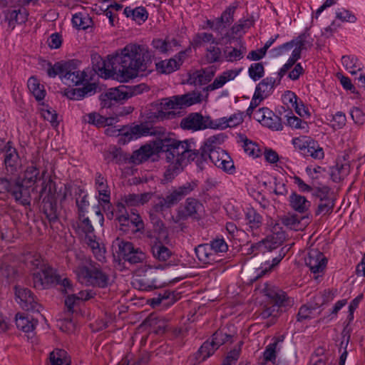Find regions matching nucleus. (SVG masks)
I'll return each mask as SVG.
<instances>
[{
  "label": "nucleus",
  "instance_id": "nucleus-12",
  "mask_svg": "<svg viewBox=\"0 0 365 365\" xmlns=\"http://www.w3.org/2000/svg\"><path fill=\"white\" fill-rule=\"evenodd\" d=\"M200 93L196 94L195 93H189L184 95H178L170 98H164L160 103V106L162 109L167 110L190 106L200 103Z\"/></svg>",
  "mask_w": 365,
  "mask_h": 365
},
{
  "label": "nucleus",
  "instance_id": "nucleus-22",
  "mask_svg": "<svg viewBox=\"0 0 365 365\" xmlns=\"http://www.w3.org/2000/svg\"><path fill=\"white\" fill-rule=\"evenodd\" d=\"M150 251L153 258L158 262H166L173 255L172 251L160 240L158 237H151Z\"/></svg>",
  "mask_w": 365,
  "mask_h": 365
},
{
  "label": "nucleus",
  "instance_id": "nucleus-15",
  "mask_svg": "<svg viewBox=\"0 0 365 365\" xmlns=\"http://www.w3.org/2000/svg\"><path fill=\"white\" fill-rule=\"evenodd\" d=\"M15 295L21 307L27 311L40 312L41 306L36 301V297L31 291L27 288L15 287Z\"/></svg>",
  "mask_w": 365,
  "mask_h": 365
},
{
  "label": "nucleus",
  "instance_id": "nucleus-8",
  "mask_svg": "<svg viewBox=\"0 0 365 365\" xmlns=\"http://www.w3.org/2000/svg\"><path fill=\"white\" fill-rule=\"evenodd\" d=\"M138 93L139 92L136 91L135 88H132L125 86L110 88L100 96L101 107L110 108L115 103L127 100Z\"/></svg>",
  "mask_w": 365,
  "mask_h": 365
},
{
  "label": "nucleus",
  "instance_id": "nucleus-56",
  "mask_svg": "<svg viewBox=\"0 0 365 365\" xmlns=\"http://www.w3.org/2000/svg\"><path fill=\"white\" fill-rule=\"evenodd\" d=\"M47 65V75L50 78H55L58 76L61 81H63L66 61H58L55 63L53 65H52L51 62H48Z\"/></svg>",
  "mask_w": 365,
  "mask_h": 365
},
{
  "label": "nucleus",
  "instance_id": "nucleus-21",
  "mask_svg": "<svg viewBox=\"0 0 365 365\" xmlns=\"http://www.w3.org/2000/svg\"><path fill=\"white\" fill-rule=\"evenodd\" d=\"M96 83L88 82L82 88L66 89L64 96L70 100L79 101L85 97L94 95L96 93Z\"/></svg>",
  "mask_w": 365,
  "mask_h": 365
},
{
  "label": "nucleus",
  "instance_id": "nucleus-40",
  "mask_svg": "<svg viewBox=\"0 0 365 365\" xmlns=\"http://www.w3.org/2000/svg\"><path fill=\"white\" fill-rule=\"evenodd\" d=\"M313 196L319 201H336L334 192L327 185H314Z\"/></svg>",
  "mask_w": 365,
  "mask_h": 365
},
{
  "label": "nucleus",
  "instance_id": "nucleus-52",
  "mask_svg": "<svg viewBox=\"0 0 365 365\" xmlns=\"http://www.w3.org/2000/svg\"><path fill=\"white\" fill-rule=\"evenodd\" d=\"M205 43H215V38L212 34L206 32L195 34L192 41L190 42V46H191V48H197Z\"/></svg>",
  "mask_w": 365,
  "mask_h": 365
},
{
  "label": "nucleus",
  "instance_id": "nucleus-4",
  "mask_svg": "<svg viewBox=\"0 0 365 365\" xmlns=\"http://www.w3.org/2000/svg\"><path fill=\"white\" fill-rule=\"evenodd\" d=\"M76 274L79 282L86 286L103 289L110 284L109 274L98 263L91 259L76 267Z\"/></svg>",
  "mask_w": 365,
  "mask_h": 365
},
{
  "label": "nucleus",
  "instance_id": "nucleus-7",
  "mask_svg": "<svg viewBox=\"0 0 365 365\" xmlns=\"http://www.w3.org/2000/svg\"><path fill=\"white\" fill-rule=\"evenodd\" d=\"M32 278L34 287L41 290L57 285L61 282V277L48 265L43 266L40 270L34 272Z\"/></svg>",
  "mask_w": 365,
  "mask_h": 365
},
{
  "label": "nucleus",
  "instance_id": "nucleus-45",
  "mask_svg": "<svg viewBox=\"0 0 365 365\" xmlns=\"http://www.w3.org/2000/svg\"><path fill=\"white\" fill-rule=\"evenodd\" d=\"M27 86L36 101H40L45 98L46 92L44 86L40 83L37 78L34 76L30 77L28 80Z\"/></svg>",
  "mask_w": 365,
  "mask_h": 365
},
{
  "label": "nucleus",
  "instance_id": "nucleus-13",
  "mask_svg": "<svg viewBox=\"0 0 365 365\" xmlns=\"http://www.w3.org/2000/svg\"><path fill=\"white\" fill-rule=\"evenodd\" d=\"M118 250L117 253L119 257L130 264L143 262L146 259V255L140 248H135L130 242L120 241L118 242Z\"/></svg>",
  "mask_w": 365,
  "mask_h": 365
},
{
  "label": "nucleus",
  "instance_id": "nucleus-2",
  "mask_svg": "<svg viewBox=\"0 0 365 365\" xmlns=\"http://www.w3.org/2000/svg\"><path fill=\"white\" fill-rule=\"evenodd\" d=\"M156 149L164 153L167 163H169L164 173V180L172 181L182 170L184 166L192 162L190 148H187V141H180L175 138H163L156 143Z\"/></svg>",
  "mask_w": 365,
  "mask_h": 365
},
{
  "label": "nucleus",
  "instance_id": "nucleus-43",
  "mask_svg": "<svg viewBox=\"0 0 365 365\" xmlns=\"http://www.w3.org/2000/svg\"><path fill=\"white\" fill-rule=\"evenodd\" d=\"M48 365H71V359L68 353L61 349H56L49 354Z\"/></svg>",
  "mask_w": 365,
  "mask_h": 365
},
{
  "label": "nucleus",
  "instance_id": "nucleus-49",
  "mask_svg": "<svg viewBox=\"0 0 365 365\" xmlns=\"http://www.w3.org/2000/svg\"><path fill=\"white\" fill-rule=\"evenodd\" d=\"M304 217H300L296 214H288L281 217V223L289 230L295 231L302 230L303 225L301 223Z\"/></svg>",
  "mask_w": 365,
  "mask_h": 365
},
{
  "label": "nucleus",
  "instance_id": "nucleus-32",
  "mask_svg": "<svg viewBox=\"0 0 365 365\" xmlns=\"http://www.w3.org/2000/svg\"><path fill=\"white\" fill-rule=\"evenodd\" d=\"M213 122L214 129L224 130L227 128H234L243 122L242 113H234L229 118H220L216 120H213Z\"/></svg>",
  "mask_w": 365,
  "mask_h": 365
},
{
  "label": "nucleus",
  "instance_id": "nucleus-30",
  "mask_svg": "<svg viewBox=\"0 0 365 365\" xmlns=\"http://www.w3.org/2000/svg\"><path fill=\"white\" fill-rule=\"evenodd\" d=\"M242 69H231L222 72L211 84L207 86V91H214L222 88L227 82L235 79L240 74Z\"/></svg>",
  "mask_w": 365,
  "mask_h": 365
},
{
  "label": "nucleus",
  "instance_id": "nucleus-17",
  "mask_svg": "<svg viewBox=\"0 0 365 365\" xmlns=\"http://www.w3.org/2000/svg\"><path fill=\"white\" fill-rule=\"evenodd\" d=\"M270 226L272 227L270 229L272 233L263 240L264 241L265 250L272 252L282 246L286 238V234L279 223L272 221Z\"/></svg>",
  "mask_w": 365,
  "mask_h": 365
},
{
  "label": "nucleus",
  "instance_id": "nucleus-11",
  "mask_svg": "<svg viewBox=\"0 0 365 365\" xmlns=\"http://www.w3.org/2000/svg\"><path fill=\"white\" fill-rule=\"evenodd\" d=\"M203 212L204 206L199 200L187 197L182 209L178 210L176 217L178 220H187L190 218L199 221L202 219Z\"/></svg>",
  "mask_w": 365,
  "mask_h": 365
},
{
  "label": "nucleus",
  "instance_id": "nucleus-33",
  "mask_svg": "<svg viewBox=\"0 0 365 365\" xmlns=\"http://www.w3.org/2000/svg\"><path fill=\"white\" fill-rule=\"evenodd\" d=\"M238 6L239 3L237 1L233 2L226 7L220 16L217 18V24L220 25L222 31L233 23L234 15Z\"/></svg>",
  "mask_w": 365,
  "mask_h": 365
},
{
  "label": "nucleus",
  "instance_id": "nucleus-25",
  "mask_svg": "<svg viewBox=\"0 0 365 365\" xmlns=\"http://www.w3.org/2000/svg\"><path fill=\"white\" fill-rule=\"evenodd\" d=\"M124 137V141H130L141 136L151 135L150 129L143 124L135 125L130 128H124L118 130Z\"/></svg>",
  "mask_w": 365,
  "mask_h": 365
},
{
  "label": "nucleus",
  "instance_id": "nucleus-58",
  "mask_svg": "<svg viewBox=\"0 0 365 365\" xmlns=\"http://www.w3.org/2000/svg\"><path fill=\"white\" fill-rule=\"evenodd\" d=\"M349 165L337 163L331 169V178L333 182H339L348 174Z\"/></svg>",
  "mask_w": 365,
  "mask_h": 365
},
{
  "label": "nucleus",
  "instance_id": "nucleus-47",
  "mask_svg": "<svg viewBox=\"0 0 365 365\" xmlns=\"http://www.w3.org/2000/svg\"><path fill=\"white\" fill-rule=\"evenodd\" d=\"M234 335L228 333L226 329L217 330L212 336L211 342L217 349L220 346L226 343H232L233 341Z\"/></svg>",
  "mask_w": 365,
  "mask_h": 365
},
{
  "label": "nucleus",
  "instance_id": "nucleus-42",
  "mask_svg": "<svg viewBox=\"0 0 365 365\" xmlns=\"http://www.w3.org/2000/svg\"><path fill=\"white\" fill-rule=\"evenodd\" d=\"M40 178L39 169L34 165L28 166L24 172L23 179L19 181L26 187H33Z\"/></svg>",
  "mask_w": 365,
  "mask_h": 365
},
{
  "label": "nucleus",
  "instance_id": "nucleus-54",
  "mask_svg": "<svg viewBox=\"0 0 365 365\" xmlns=\"http://www.w3.org/2000/svg\"><path fill=\"white\" fill-rule=\"evenodd\" d=\"M155 68L158 72L163 74H170L179 70V68L176 65V61L173 58L156 63Z\"/></svg>",
  "mask_w": 365,
  "mask_h": 365
},
{
  "label": "nucleus",
  "instance_id": "nucleus-34",
  "mask_svg": "<svg viewBox=\"0 0 365 365\" xmlns=\"http://www.w3.org/2000/svg\"><path fill=\"white\" fill-rule=\"evenodd\" d=\"M289 206L294 211L303 214L305 213L311 206V202L307 200L304 196L296 192H292L289 198Z\"/></svg>",
  "mask_w": 365,
  "mask_h": 365
},
{
  "label": "nucleus",
  "instance_id": "nucleus-41",
  "mask_svg": "<svg viewBox=\"0 0 365 365\" xmlns=\"http://www.w3.org/2000/svg\"><path fill=\"white\" fill-rule=\"evenodd\" d=\"M16 324L19 329L29 333L34 331L37 324V321L29 317V315L19 313L16 316Z\"/></svg>",
  "mask_w": 365,
  "mask_h": 365
},
{
  "label": "nucleus",
  "instance_id": "nucleus-5",
  "mask_svg": "<svg viewBox=\"0 0 365 365\" xmlns=\"http://www.w3.org/2000/svg\"><path fill=\"white\" fill-rule=\"evenodd\" d=\"M197 185V180H192L173 188L165 197L161 195H155L156 200L153 203V211L160 213L165 210L171 208L194 191Z\"/></svg>",
  "mask_w": 365,
  "mask_h": 365
},
{
  "label": "nucleus",
  "instance_id": "nucleus-14",
  "mask_svg": "<svg viewBox=\"0 0 365 365\" xmlns=\"http://www.w3.org/2000/svg\"><path fill=\"white\" fill-rule=\"evenodd\" d=\"M180 127L184 130L194 131L207 128L214 129V122L210 116H203L199 113H192L182 119Z\"/></svg>",
  "mask_w": 365,
  "mask_h": 365
},
{
  "label": "nucleus",
  "instance_id": "nucleus-39",
  "mask_svg": "<svg viewBox=\"0 0 365 365\" xmlns=\"http://www.w3.org/2000/svg\"><path fill=\"white\" fill-rule=\"evenodd\" d=\"M215 350H217V349L211 341H205L193 356V358L195 360L193 365H195L197 363L204 361L209 356L213 354Z\"/></svg>",
  "mask_w": 365,
  "mask_h": 365
},
{
  "label": "nucleus",
  "instance_id": "nucleus-23",
  "mask_svg": "<svg viewBox=\"0 0 365 365\" xmlns=\"http://www.w3.org/2000/svg\"><path fill=\"white\" fill-rule=\"evenodd\" d=\"M4 153V165L7 171L11 173L16 171L20 166L21 160L16 149L13 147L11 141L5 145Z\"/></svg>",
  "mask_w": 365,
  "mask_h": 365
},
{
  "label": "nucleus",
  "instance_id": "nucleus-55",
  "mask_svg": "<svg viewBox=\"0 0 365 365\" xmlns=\"http://www.w3.org/2000/svg\"><path fill=\"white\" fill-rule=\"evenodd\" d=\"M212 76L203 71H197L190 76L187 82L195 86H202L211 81Z\"/></svg>",
  "mask_w": 365,
  "mask_h": 365
},
{
  "label": "nucleus",
  "instance_id": "nucleus-3",
  "mask_svg": "<svg viewBox=\"0 0 365 365\" xmlns=\"http://www.w3.org/2000/svg\"><path fill=\"white\" fill-rule=\"evenodd\" d=\"M41 187L39 199L41 200L42 211L50 223H55L59 215L57 202L66 200L68 189L65 185L58 190L56 182L51 178L43 180Z\"/></svg>",
  "mask_w": 365,
  "mask_h": 365
},
{
  "label": "nucleus",
  "instance_id": "nucleus-18",
  "mask_svg": "<svg viewBox=\"0 0 365 365\" xmlns=\"http://www.w3.org/2000/svg\"><path fill=\"white\" fill-rule=\"evenodd\" d=\"M245 221L247 226V231L254 237L259 236L263 224L262 216L254 208H247L245 212Z\"/></svg>",
  "mask_w": 365,
  "mask_h": 365
},
{
  "label": "nucleus",
  "instance_id": "nucleus-63",
  "mask_svg": "<svg viewBox=\"0 0 365 365\" xmlns=\"http://www.w3.org/2000/svg\"><path fill=\"white\" fill-rule=\"evenodd\" d=\"M212 250L219 257V254L225 253L228 250V245L223 237H216L208 243Z\"/></svg>",
  "mask_w": 365,
  "mask_h": 365
},
{
  "label": "nucleus",
  "instance_id": "nucleus-10",
  "mask_svg": "<svg viewBox=\"0 0 365 365\" xmlns=\"http://www.w3.org/2000/svg\"><path fill=\"white\" fill-rule=\"evenodd\" d=\"M185 141H187V148H190V154L192 155V160L195 161L200 168L207 160H210L215 166L217 164L220 165V162L222 158V154L227 153L222 149H218L207 153L205 151L197 150L195 143L192 140H186Z\"/></svg>",
  "mask_w": 365,
  "mask_h": 365
},
{
  "label": "nucleus",
  "instance_id": "nucleus-28",
  "mask_svg": "<svg viewBox=\"0 0 365 365\" xmlns=\"http://www.w3.org/2000/svg\"><path fill=\"white\" fill-rule=\"evenodd\" d=\"M31 187H26L20 182H14L11 194L15 198L16 201L19 202L23 205H30Z\"/></svg>",
  "mask_w": 365,
  "mask_h": 365
},
{
  "label": "nucleus",
  "instance_id": "nucleus-6",
  "mask_svg": "<svg viewBox=\"0 0 365 365\" xmlns=\"http://www.w3.org/2000/svg\"><path fill=\"white\" fill-rule=\"evenodd\" d=\"M262 292L272 303V306L266 307L261 312L260 316L262 319L277 317L279 309H286L294 304V300L289 297L286 292L275 286L264 283Z\"/></svg>",
  "mask_w": 365,
  "mask_h": 365
},
{
  "label": "nucleus",
  "instance_id": "nucleus-46",
  "mask_svg": "<svg viewBox=\"0 0 365 365\" xmlns=\"http://www.w3.org/2000/svg\"><path fill=\"white\" fill-rule=\"evenodd\" d=\"M246 51V47L242 43L238 48L232 46L226 47L223 53L227 62H235L241 60L244 57Z\"/></svg>",
  "mask_w": 365,
  "mask_h": 365
},
{
  "label": "nucleus",
  "instance_id": "nucleus-38",
  "mask_svg": "<svg viewBox=\"0 0 365 365\" xmlns=\"http://www.w3.org/2000/svg\"><path fill=\"white\" fill-rule=\"evenodd\" d=\"M72 24L78 30H86L93 26V20L89 14L85 11L78 12L73 15Z\"/></svg>",
  "mask_w": 365,
  "mask_h": 365
},
{
  "label": "nucleus",
  "instance_id": "nucleus-53",
  "mask_svg": "<svg viewBox=\"0 0 365 365\" xmlns=\"http://www.w3.org/2000/svg\"><path fill=\"white\" fill-rule=\"evenodd\" d=\"M287 119L286 125L295 129H302L308 130V124L306 121L302 120L301 118L295 116L292 110L289 109L287 113L284 115Z\"/></svg>",
  "mask_w": 365,
  "mask_h": 365
},
{
  "label": "nucleus",
  "instance_id": "nucleus-24",
  "mask_svg": "<svg viewBox=\"0 0 365 365\" xmlns=\"http://www.w3.org/2000/svg\"><path fill=\"white\" fill-rule=\"evenodd\" d=\"M158 140L154 141L153 145L151 144H145L135 150L130 158V163L135 165L140 164L148 160L155 153H159L155 145Z\"/></svg>",
  "mask_w": 365,
  "mask_h": 365
},
{
  "label": "nucleus",
  "instance_id": "nucleus-61",
  "mask_svg": "<svg viewBox=\"0 0 365 365\" xmlns=\"http://www.w3.org/2000/svg\"><path fill=\"white\" fill-rule=\"evenodd\" d=\"M125 205L124 202H119L116 205V220L121 226H128L129 224V214Z\"/></svg>",
  "mask_w": 365,
  "mask_h": 365
},
{
  "label": "nucleus",
  "instance_id": "nucleus-29",
  "mask_svg": "<svg viewBox=\"0 0 365 365\" xmlns=\"http://www.w3.org/2000/svg\"><path fill=\"white\" fill-rule=\"evenodd\" d=\"M28 14L25 9H8L4 11L5 21L9 26L14 29L16 24H21L26 21Z\"/></svg>",
  "mask_w": 365,
  "mask_h": 365
},
{
  "label": "nucleus",
  "instance_id": "nucleus-51",
  "mask_svg": "<svg viewBox=\"0 0 365 365\" xmlns=\"http://www.w3.org/2000/svg\"><path fill=\"white\" fill-rule=\"evenodd\" d=\"M239 139L240 141L242 143V146L247 154L254 158H257L260 155L261 150L257 144L253 143L242 134L239 135Z\"/></svg>",
  "mask_w": 365,
  "mask_h": 365
},
{
  "label": "nucleus",
  "instance_id": "nucleus-20",
  "mask_svg": "<svg viewBox=\"0 0 365 365\" xmlns=\"http://www.w3.org/2000/svg\"><path fill=\"white\" fill-rule=\"evenodd\" d=\"M327 260L322 252L312 250L305 258V264L314 274L323 272L326 267Z\"/></svg>",
  "mask_w": 365,
  "mask_h": 365
},
{
  "label": "nucleus",
  "instance_id": "nucleus-9",
  "mask_svg": "<svg viewBox=\"0 0 365 365\" xmlns=\"http://www.w3.org/2000/svg\"><path fill=\"white\" fill-rule=\"evenodd\" d=\"M292 144L294 148L305 157L310 156L318 160L323 159L324 157L323 148L317 141L312 138H295L292 139Z\"/></svg>",
  "mask_w": 365,
  "mask_h": 365
},
{
  "label": "nucleus",
  "instance_id": "nucleus-57",
  "mask_svg": "<svg viewBox=\"0 0 365 365\" xmlns=\"http://www.w3.org/2000/svg\"><path fill=\"white\" fill-rule=\"evenodd\" d=\"M341 63L346 69L351 74H356L357 71L361 70L359 60L355 56H343Z\"/></svg>",
  "mask_w": 365,
  "mask_h": 365
},
{
  "label": "nucleus",
  "instance_id": "nucleus-31",
  "mask_svg": "<svg viewBox=\"0 0 365 365\" xmlns=\"http://www.w3.org/2000/svg\"><path fill=\"white\" fill-rule=\"evenodd\" d=\"M178 298L174 292L165 289L158 293V296L150 299V305L156 307L160 304H163L165 307L173 305Z\"/></svg>",
  "mask_w": 365,
  "mask_h": 365
},
{
  "label": "nucleus",
  "instance_id": "nucleus-26",
  "mask_svg": "<svg viewBox=\"0 0 365 365\" xmlns=\"http://www.w3.org/2000/svg\"><path fill=\"white\" fill-rule=\"evenodd\" d=\"M195 252L199 261L205 264H212L221 261L208 243L199 245L195 247Z\"/></svg>",
  "mask_w": 365,
  "mask_h": 365
},
{
  "label": "nucleus",
  "instance_id": "nucleus-16",
  "mask_svg": "<svg viewBox=\"0 0 365 365\" xmlns=\"http://www.w3.org/2000/svg\"><path fill=\"white\" fill-rule=\"evenodd\" d=\"M79 61L71 60L66 61L63 82L66 84L78 85L83 83L88 77L85 71L78 68Z\"/></svg>",
  "mask_w": 365,
  "mask_h": 365
},
{
  "label": "nucleus",
  "instance_id": "nucleus-44",
  "mask_svg": "<svg viewBox=\"0 0 365 365\" xmlns=\"http://www.w3.org/2000/svg\"><path fill=\"white\" fill-rule=\"evenodd\" d=\"M224 139L225 137L223 134L210 136L205 140L203 145H202L199 149H197V150L205 151L207 153L208 152L211 153L212 150L221 149L220 145L224 142Z\"/></svg>",
  "mask_w": 365,
  "mask_h": 365
},
{
  "label": "nucleus",
  "instance_id": "nucleus-19",
  "mask_svg": "<svg viewBox=\"0 0 365 365\" xmlns=\"http://www.w3.org/2000/svg\"><path fill=\"white\" fill-rule=\"evenodd\" d=\"M289 250V247L284 246L280 247L278 250H274V254H273V252H270L272 254V261L270 262L269 260H267L265 262L264 266L257 270V275L255 277L254 280H257L277 266L282 259L286 256Z\"/></svg>",
  "mask_w": 365,
  "mask_h": 365
},
{
  "label": "nucleus",
  "instance_id": "nucleus-36",
  "mask_svg": "<svg viewBox=\"0 0 365 365\" xmlns=\"http://www.w3.org/2000/svg\"><path fill=\"white\" fill-rule=\"evenodd\" d=\"M273 341L265 347L263 352V360L265 363L272 362L274 364L276 362L277 353L280 350L278 344L284 341V336L274 338Z\"/></svg>",
  "mask_w": 365,
  "mask_h": 365
},
{
  "label": "nucleus",
  "instance_id": "nucleus-35",
  "mask_svg": "<svg viewBox=\"0 0 365 365\" xmlns=\"http://www.w3.org/2000/svg\"><path fill=\"white\" fill-rule=\"evenodd\" d=\"M77 232L78 234L84 235L86 243L89 242L90 240L96 239V236L94 233V228L91 224V222L88 217L85 216L81 218L78 217V221L77 222Z\"/></svg>",
  "mask_w": 365,
  "mask_h": 365
},
{
  "label": "nucleus",
  "instance_id": "nucleus-59",
  "mask_svg": "<svg viewBox=\"0 0 365 365\" xmlns=\"http://www.w3.org/2000/svg\"><path fill=\"white\" fill-rule=\"evenodd\" d=\"M86 245L91 249L94 257L98 262H104L106 261V249L103 246H101L96 239L90 240Z\"/></svg>",
  "mask_w": 365,
  "mask_h": 365
},
{
  "label": "nucleus",
  "instance_id": "nucleus-62",
  "mask_svg": "<svg viewBox=\"0 0 365 365\" xmlns=\"http://www.w3.org/2000/svg\"><path fill=\"white\" fill-rule=\"evenodd\" d=\"M135 284L138 286L139 289L143 291H152L162 287V284H158L156 279L150 280L148 278L137 279L135 281Z\"/></svg>",
  "mask_w": 365,
  "mask_h": 365
},
{
  "label": "nucleus",
  "instance_id": "nucleus-60",
  "mask_svg": "<svg viewBox=\"0 0 365 365\" xmlns=\"http://www.w3.org/2000/svg\"><path fill=\"white\" fill-rule=\"evenodd\" d=\"M84 118L86 122L98 128L105 127L108 125V118L96 112L90 113Z\"/></svg>",
  "mask_w": 365,
  "mask_h": 365
},
{
  "label": "nucleus",
  "instance_id": "nucleus-50",
  "mask_svg": "<svg viewBox=\"0 0 365 365\" xmlns=\"http://www.w3.org/2000/svg\"><path fill=\"white\" fill-rule=\"evenodd\" d=\"M96 186L100 195H102V200L104 202L109 203L110 191L107 185L106 179L100 173L96 174Z\"/></svg>",
  "mask_w": 365,
  "mask_h": 365
},
{
  "label": "nucleus",
  "instance_id": "nucleus-64",
  "mask_svg": "<svg viewBox=\"0 0 365 365\" xmlns=\"http://www.w3.org/2000/svg\"><path fill=\"white\" fill-rule=\"evenodd\" d=\"M242 344H243V341H240L236 346H235V347L232 350H230L228 352V354L224 361L223 365H235V363L237 362V361L238 360V359L240 357Z\"/></svg>",
  "mask_w": 365,
  "mask_h": 365
},
{
  "label": "nucleus",
  "instance_id": "nucleus-27",
  "mask_svg": "<svg viewBox=\"0 0 365 365\" xmlns=\"http://www.w3.org/2000/svg\"><path fill=\"white\" fill-rule=\"evenodd\" d=\"M153 47L160 53L168 54L174 51L175 47H180V42L175 38L165 39L155 38L152 41Z\"/></svg>",
  "mask_w": 365,
  "mask_h": 365
},
{
  "label": "nucleus",
  "instance_id": "nucleus-48",
  "mask_svg": "<svg viewBox=\"0 0 365 365\" xmlns=\"http://www.w3.org/2000/svg\"><path fill=\"white\" fill-rule=\"evenodd\" d=\"M277 78L267 77L262 79L256 86L255 92L266 98L273 90L275 85H279Z\"/></svg>",
  "mask_w": 365,
  "mask_h": 365
},
{
  "label": "nucleus",
  "instance_id": "nucleus-37",
  "mask_svg": "<svg viewBox=\"0 0 365 365\" xmlns=\"http://www.w3.org/2000/svg\"><path fill=\"white\" fill-rule=\"evenodd\" d=\"M123 14L126 17L131 18L139 24L144 23L148 18V13L143 6H138L135 9L127 6L124 9Z\"/></svg>",
  "mask_w": 365,
  "mask_h": 365
},
{
  "label": "nucleus",
  "instance_id": "nucleus-1",
  "mask_svg": "<svg viewBox=\"0 0 365 365\" xmlns=\"http://www.w3.org/2000/svg\"><path fill=\"white\" fill-rule=\"evenodd\" d=\"M95 73L106 78L113 77L120 82H127L145 71L151 63L148 49L143 45L129 43L107 62L97 53L91 56Z\"/></svg>",
  "mask_w": 365,
  "mask_h": 365
}]
</instances>
